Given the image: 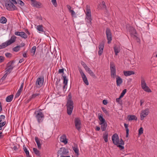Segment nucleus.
Instances as JSON below:
<instances>
[{
	"instance_id": "1",
	"label": "nucleus",
	"mask_w": 157,
	"mask_h": 157,
	"mask_svg": "<svg viewBox=\"0 0 157 157\" xmlns=\"http://www.w3.org/2000/svg\"><path fill=\"white\" fill-rule=\"evenodd\" d=\"M110 69L111 77L113 78H116L117 85L120 86L123 82L122 79L119 76L116 75V67L113 62L110 63Z\"/></svg>"
},
{
	"instance_id": "2",
	"label": "nucleus",
	"mask_w": 157,
	"mask_h": 157,
	"mask_svg": "<svg viewBox=\"0 0 157 157\" xmlns=\"http://www.w3.org/2000/svg\"><path fill=\"white\" fill-rule=\"evenodd\" d=\"M112 140L113 143L117 146L120 148L121 149H123L124 147L122 146L124 144V143L123 140L121 139L120 140H119V138L118 135L115 133L112 136Z\"/></svg>"
},
{
	"instance_id": "3",
	"label": "nucleus",
	"mask_w": 157,
	"mask_h": 157,
	"mask_svg": "<svg viewBox=\"0 0 157 157\" xmlns=\"http://www.w3.org/2000/svg\"><path fill=\"white\" fill-rule=\"evenodd\" d=\"M66 106L67 113L68 115H71L74 108V102L71 99V97L67 100Z\"/></svg>"
},
{
	"instance_id": "4",
	"label": "nucleus",
	"mask_w": 157,
	"mask_h": 157,
	"mask_svg": "<svg viewBox=\"0 0 157 157\" xmlns=\"http://www.w3.org/2000/svg\"><path fill=\"white\" fill-rule=\"evenodd\" d=\"M34 114L38 123L40 124L43 121L44 118L43 113L40 111L36 110L35 111Z\"/></svg>"
},
{
	"instance_id": "5",
	"label": "nucleus",
	"mask_w": 157,
	"mask_h": 157,
	"mask_svg": "<svg viewBox=\"0 0 157 157\" xmlns=\"http://www.w3.org/2000/svg\"><path fill=\"white\" fill-rule=\"evenodd\" d=\"M86 21L87 25H91L92 21L90 7L88 6H86Z\"/></svg>"
},
{
	"instance_id": "6",
	"label": "nucleus",
	"mask_w": 157,
	"mask_h": 157,
	"mask_svg": "<svg viewBox=\"0 0 157 157\" xmlns=\"http://www.w3.org/2000/svg\"><path fill=\"white\" fill-rule=\"evenodd\" d=\"M16 38V37L14 36H12L10 40L5 42L3 43L0 45V49L6 48L15 42Z\"/></svg>"
},
{
	"instance_id": "7",
	"label": "nucleus",
	"mask_w": 157,
	"mask_h": 157,
	"mask_svg": "<svg viewBox=\"0 0 157 157\" xmlns=\"http://www.w3.org/2000/svg\"><path fill=\"white\" fill-rule=\"evenodd\" d=\"M141 88L144 91L147 92H151V90L147 86L145 80L144 78L141 76Z\"/></svg>"
},
{
	"instance_id": "8",
	"label": "nucleus",
	"mask_w": 157,
	"mask_h": 157,
	"mask_svg": "<svg viewBox=\"0 0 157 157\" xmlns=\"http://www.w3.org/2000/svg\"><path fill=\"white\" fill-rule=\"evenodd\" d=\"M74 123L76 128L78 131H80L81 128V122L79 118H75L74 120Z\"/></svg>"
},
{
	"instance_id": "9",
	"label": "nucleus",
	"mask_w": 157,
	"mask_h": 157,
	"mask_svg": "<svg viewBox=\"0 0 157 157\" xmlns=\"http://www.w3.org/2000/svg\"><path fill=\"white\" fill-rule=\"evenodd\" d=\"M44 81L43 76L37 78L36 82V87L39 88L41 87L44 82Z\"/></svg>"
},
{
	"instance_id": "10",
	"label": "nucleus",
	"mask_w": 157,
	"mask_h": 157,
	"mask_svg": "<svg viewBox=\"0 0 157 157\" xmlns=\"http://www.w3.org/2000/svg\"><path fill=\"white\" fill-rule=\"evenodd\" d=\"M105 33L108 40V43L109 44L112 40V34L109 28H106Z\"/></svg>"
},
{
	"instance_id": "11",
	"label": "nucleus",
	"mask_w": 157,
	"mask_h": 157,
	"mask_svg": "<svg viewBox=\"0 0 157 157\" xmlns=\"http://www.w3.org/2000/svg\"><path fill=\"white\" fill-rule=\"evenodd\" d=\"M149 112V109L147 108L145 109L142 110L140 113V120H143L144 118L148 115Z\"/></svg>"
},
{
	"instance_id": "12",
	"label": "nucleus",
	"mask_w": 157,
	"mask_h": 157,
	"mask_svg": "<svg viewBox=\"0 0 157 157\" xmlns=\"http://www.w3.org/2000/svg\"><path fill=\"white\" fill-rule=\"evenodd\" d=\"M14 34L16 36H20L25 39H26L28 37L27 35L24 32L16 31L14 33Z\"/></svg>"
},
{
	"instance_id": "13",
	"label": "nucleus",
	"mask_w": 157,
	"mask_h": 157,
	"mask_svg": "<svg viewBox=\"0 0 157 157\" xmlns=\"http://www.w3.org/2000/svg\"><path fill=\"white\" fill-rule=\"evenodd\" d=\"M104 44L105 43L103 41H102L99 44V50L98 52V54L99 56H101L103 53Z\"/></svg>"
},
{
	"instance_id": "14",
	"label": "nucleus",
	"mask_w": 157,
	"mask_h": 157,
	"mask_svg": "<svg viewBox=\"0 0 157 157\" xmlns=\"http://www.w3.org/2000/svg\"><path fill=\"white\" fill-rule=\"evenodd\" d=\"M128 30L130 34L132 36H133L134 37H136V34L137 33L136 30L132 27L130 26L128 28Z\"/></svg>"
},
{
	"instance_id": "15",
	"label": "nucleus",
	"mask_w": 157,
	"mask_h": 157,
	"mask_svg": "<svg viewBox=\"0 0 157 157\" xmlns=\"http://www.w3.org/2000/svg\"><path fill=\"white\" fill-rule=\"evenodd\" d=\"M68 152V151L67 149L64 147H62L58 151L57 153L58 154L63 155L67 154Z\"/></svg>"
},
{
	"instance_id": "16",
	"label": "nucleus",
	"mask_w": 157,
	"mask_h": 157,
	"mask_svg": "<svg viewBox=\"0 0 157 157\" xmlns=\"http://www.w3.org/2000/svg\"><path fill=\"white\" fill-rule=\"evenodd\" d=\"M30 0L32 3V5L33 6L38 8L41 7L42 4L40 2H37L35 0Z\"/></svg>"
},
{
	"instance_id": "17",
	"label": "nucleus",
	"mask_w": 157,
	"mask_h": 157,
	"mask_svg": "<svg viewBox=\"0 0 157 157\" xmlns=\"http://www.w3.org/2000/svg\"><path fill=\"white\" fill-rule=\"evenodd\" d=\"M59 140L60 142H62L65 144H66L67 143V139L66 138V136L65 135H62L59 138Z\"/></svg>"
},
{
	"instance_id": "18",
	"label": "nucleus",
	"mask_w": 157,
	"mask_h": 157,
	"mask_svg": "<svg viewBox=\"0 0 157 157\" xmlns=\"http://www.w3.org/2000/svg\"><path fill=\"white\" fill-rule=\"evenodd\" d=\"M13 3L11 2V1H7L5 4V6L6 9L10 11L12 6V4Z\"/></svg>"
},
{
	"instance_id": "19",
	"label": "nucleus",
	"mask_w": 157,
	"mask_h": 157,
	"mask_svg": "<svg viewBox=\"0 0 157 157\" xmlns=\"http://www.w3.org/2000/svg\"><path fill=\"white\" fill-rule=\"evenodd\" d=\"M98 119L100 121L99 124H103L104 123L106 122L105 120L103 118V115L102 114L98 113Z\"/></svg>"
},
{
	"instance_id": "20",
	"label": "nucleus",
	"mask_w": 157,
	"mask_h": 157,
	"mask_svg": "<svg viewBox=\"0 0 157 157\" xmlns=\"http://www.w3.org/2000/svg\"><path fill=\"white\" fill-rule=\"evenodd\" d=\"M72 148L76 155L78 156L79 155V149L78 145L77 144H75L74 146L72 147Z\"/></svg>"
},
{
	"instance_id": "21",
	"label": "nucleus",
	"mask_w": 157,
	"mask_h": 157,
	"mask_svg": "<svg viewBox=\"0 0 157 157\" xmlns=\"http://www.w3.org/2000/svg\"><path fill=\"white\" fill-rule=\"evenodd\" d=\"M125 76H128L132 75H134L135 73L134 71H124L123 72Z\"/></svg>"
},
{
	"instance_id": "22",
	"label": "nucleus",
	"mask_w": 157,
	"mask_h": 157,
	"mask_svg": "<svg viewBox=\"0 0 157 157\" xmlns=\"http://www.w3.org/2000/svg\"><path fill=\"white\" fill-rule=\"evenodd\" d=\"M99 6L101 7V9L105 10V11H107L106 6L105 5V4L104 1H102L101 4L99 5Z\"/></svg>"
},
{
	"instance_id": "23",
	"label": "nucleus",
	"mask_w": 157,
	"mask_h": 157,
	"mask_svg": "<svg viewBox=\"0 0 157 157\" xmlns=\"http://www.w3.org/2000/svg\"><path fill=\"white\" fill-rule=\"evenodd\" d=\"M79 71L80 72L81 75V76L83 80H84L87 79L86 75L81 69H79Z\"/></svg>"
},
{
	"instance_id": "24",
	"label": "nucleus",
	"mask_w": 157,
	"mask_h": 157,
	"mask_svg": "<svg viewBox=\"0 0 157 157\" xmlns=\"http://www.w3.org/2000/svg\"><path fill=\"white\" fill-rule=\"evenodd\" d=\"M35 140L37 144L38 148L40 149L41 148V144L39 139L37 137H35Z\"/></svg>"
},
{
	"instance_id": "25",
	"label": "nucleus",
	"mask_w": 157,
	"mask_h": 157,
	"mask_svg": "<svg viewBox=\"0 0 157 157\" xmlns=\"http://www.w3.org/2000/svg\"><path fill=\"white\" fill-rule=\"evenodd\" d=\"M101 125V128L102 131H104L106 130L107 127V123L105 122L103 123V124H99Z\"/></svg>"
},
{
	"instance_id": "26",
	"label": "nucleus",
	"mask_w": 157,
	"mask_h": 157,
	"mask_svg": "<svg viewBox=\"0 0 157 157\" xmlns=\"http://www.w3.org/2000/svg\"><path fill=\"white\" fill-rule=\"evenodd\" d=\"M128 121H131L132 120L136 121L137 119V118L135 115H132L128 116Z\"/></svg>"
},
{
	"instance_id": "27",
	"label": "nucleus",
	"mask_w": 157,
	"mask_h": 157,
	"mask_svg": "<svg viewBox=\"0 0 157 157\" xmlns=\"http://www.w3.org/2000/svg\"><path fill=\"white\" fill-rule=\"evenodd\" d=\"M40 95V94L39 93L34 94H33L31 96L29 97V99L28 100L29 101H30L32 99L35 98L36 97Z\"/></svg>"
},
{
	"instance_id": "28",
	"label": "nucleus",
	"mask_w": 157,
	"mask_h": 157,
	"mask_svg": "<svg viewBox=\"0 0 157 157\" xmlns=\"http://www.w3.org/2000/svg\"><path fill=\"white\" fill-rule=\"evenodd\" d=\"M13 98V95H10L8 96L6 98V101L7 102H11Z\"/></svg>"
},
{
	"instance_id": "29",
	"label": "nucleus",
	"mask_w": 157,
	"mask_h": 157,
	"mask_svg": "<svg viewBox=\"0 0 157 157\" xmlns=\"http://www.w3.org/2000/svg\"><path fill=\"white\" fill-rule=\"evenodd\" d=\"M23 149L24 151H25L27 157H30L29 155V151L27 149L25 146V145L23 146Z\"/></svg>"
},
{
	"instance_id": "30",
	"label": "nucleus",
	"mask_w": 157,
	"mask_h": 157,
	"mask_svg": "<svg viewBox=\"0 0 157 157\" xmlns=\"http://www.w3.org/2000/svg\"><path fill=\"white\" fill-rule=\"evenodd\" d=\"M108 133L107 132H105L103 135V138L105 142H107L108 141Z\"/></svg>"
},
{
	"instance_id": "31",
	"label": "nucleus",
	"mask_w": 157,
	"mask_h": 157,
	"mask_svg": "<svg viewBox=\"0 0 157 157\" xmlns=\"http://www.w3.org/2000/svg\"><path fill=\"white\" fill-rule=\"evenodd\" d=\"M37 30L40 32H44L42 25H38L36 26Z\"/></svg>"
},
{
	"instance_id": "32",
	"label": "nucleus",
	"mask_w": 157,
	"mask_h": 157,
	"mask_svg": "<svg viewBox=\"0 0 157 157\" xmlns=\"http://www.w3.org/2000/svg\"><path fill=\"white\" fill-rule=\"evenodd\" d=\"M62 76L63 78V83L64 84H66V85H67L68 79L66 76L63 75V74L62 75Z\"/></svg>"
},
{
	"instance_id": "33",
	"label": "nucleus",
	"mask_w": 157,
	"mask_h": 157,
	"mask_svg": "<svg viewBox=\"0 0 157 157\" xmlns=\"http://www.w3.org/2000/svg\"><path fill=\"white\" fill-rule=\"evenodd\" d=\"M9 63H8V65H9ZM13 67L11 65H8V67L7 68L6 71V72H10L11 71L13 70Z\"/></svg>"
},
{
	"instance_id": "34",
	"label": "nucleus",
	"mask_w": 157,
	"mask_h": 157,
	"mask_svg": "<svg viewBox=\"0 0 157 157\" xmlns=\"http://www.w3.org/2000/svg\"><path fill=\"white\" fill-rule=\"evenodd\" d=\"M124 126L125 127V128L126 129V137H128V134H129V129L128 128V125L127 124H126L125 123L124 124Z\"/></svg>"
},
{
	"instance_id": "35",
	"label": "nucleus",
	"mask_w": 157,
	"mask_h": 157,
	"mask_svg": "<svg viewBox=\"0 0 157 157\" xmlns=\"http://www.w3.org/2000/svg\"><path fill=\"white\" fill-rule=\"evenodd\" d=\"M7 19L4 17H2L0 19V22L2 24H5L6 22Z\"/></svg>"
},
{
	"instance_id": "36",
	"label": "nucleus",
	"mask_w": 157,
	"mask_h": 157,
	"mask_svg": "<svg viewBox=\"0 0 157 157\" xmlns=\"http://www.w3.org/2000/svg\"><path fill=\"white\" fill-rule=\"evenodd\" d=\"M33 151L35 154L38 156H40V151L37 149V148H33Z\"/></svg>"
},
{
	"instance_id": "37",
	"label": "nucleus",
	"mask_w": 157,
	"mask_h": 157,
	"mask_svg": "<svg viewBox=\"0 0 157 157\" xmlns=\"http://www.w3.org/2000/svg\"><path fill=\"white\" fill-rule=\"evenodd\" d=\"M114 50L115 53V55L116 56H117V55L118 53H119L120 52L119 48L115 46L114 47Z\"/></svg>"
},
{
	"instance_id": "38",
	"label": "nucleus",
	"mask_w": 157,
	"mask_h": 157,
	"mask_svg": "<svg viewBox=\"0 0 157 157\" xmlns=\"http://www.w3.org/2000/svg\"><path fill=\"white\" fill-rule=\"evenodd\" d=\"M20 46H17L13 48L12 50L13 51L17 52L20 50Z\"/></svg>"
},
{
	"instance_id": "39",
	"label": "nucleus",
	"mask_w": 157,
	"mask_h": 157,
	"mask_svg": "<svg viewBox=\"0 0 157 157\" xmlns=\"http://www.w3.org/2000/svg\"><path fill=\"white\" fill-rule=\"evenodd\" d=\"M36 49V46H33L31 48V52L33 53V56L35 55Z\"/></svg>"
},
{
	"instance_id": "40",
	"label": "nucleus",
	"mask_w": 157,
	"mask_h": 157,
	"mask_svg": "<svg viewBox=\"0 0 157 157\" xmlns=\"http://www.w3.org/2000/svg\"><path fill=\"white\" fill-rule=\"evenodd\" d=\"M6 124V121L2 122H0V130H2V127L4 126Z\"/></svg>"
},
{
	"instance_id": "41",
	"label": "nucleus",
	"mask_w": 157,
	"mask_h": 157,
	"mask_svg": "<svg viewBox=\"0 0 157 157\" xmlns=\"http://www.w3.org/2000/svg\"><path fill=\"white\" fill-rule=\"evenodd\" d=\"M126 91H127V90L126 89H124L123 90L122 92H121V94L120 96V98H122L124 96V95L126 93Z\"/></svg>"
},
{
	"instance_id": "42",
	"label": "nucleus",
	"mask_w": 157,
	"mask_h": 157,
	"mask_svg": "<svg viewBox=\"0 0 157 157\" xmlns=\"http://www.w3.org/2000/svg\"><path fill=\"white\" fill-rule=\"evenodd\" d=\"M15 4L13 3V4H12L11 5H12V8L11 9V10L10 11H13L14 10H18L17 8V7L14 5Z\"/></svg>"
},
{
	"instance_id": "43",
	"label": "nucleus",
	"mask_w": 157,
	"mask_h": 157,
	"mask_svg": "<svg viewBox=\"0 0 157 157\" xmlns=\"http://www.w3.org/2000/svg\"><path fill=\"white\" fill-rule=\"evenodd\" d=\"M51 2L53 5L55 7H56L57 6L56 0H51Z\"/></svg>"
},
{
	"instance_id": "44",
	"label": "nucleus",
	"mask_w": 157,
	"mask_h": 157,
	"mask_svg": "<svg viewBox=\"0 0 157 157\" xmlns=\"http://www.w3.org/2000/svg\"><path fill=\"white\" fill-rule=\"evenodd\" d=\"M17 3H18V4H20L21 6H23L25 5L24 2H23L21 0H18L17 1Z\"/></svg>"
},
{
	"instance_id": "45",
	"label": "nucleus",
	"mask_w": 157,
	"mask_h": 157,
	"mask_svg": "<svg viewBox=\"0 0 157 157\" xmlns=\"http://www.w3.org/2000/svg\"><path fill=\"white\" fill-rule=\"evenodd\" d=\"M143 129L142 127H141L139 130V134L140 135L143 134Z\"/></svg>"
},
{
	"instance_id": "46",
	"label": "nucleus",
	"mask_w": 157,
	"mask_h": 157,
	"mask_svg": "<svg viewBox=\"0 0 157 157\" xmlns=\"http://www.w3.org/2000/svg\"><path fill=\"white\" fill-rule=\"evenodd\" d=\"M5 116L3 115H2L0 116V122H1L3 120H5Z\"/></svg>"
},
{
	"instance_id": "47",
	"label": "nucleus",
	"mask_w": 157,
	"mask_h": 157,
	"mask_svg": "<svg viewBox=\"0 0 157 157\" xmlns=\"http://www.w3.org/2000/svg\"><path fill=\"white\" fill-rule=\"evenodd\" d=\"M102 109L103 112L105 113L106 114H109V112L104 107L101 108Z\"/></svg>"
},
{
	"instance_id": "48",
	"label": "nucleus",
	"mask_w": 157,
	"mask_h": 157,
	"mask_svg": "<svg viewBox=\"0 0 157 157\" xmlns=\"http://www.w3.org/2000/svg\"><path fill=\"white\" fill-rule=\"evenodd\" d=\"M5 55L6 57L7 58H10L12 56L11 54L9 52H7L6 53Z\"/></svg>"
},
{
	"instance_id": "49",
	"label": "nucleus",
	"mask_w": 157,
	"mask_h": 157,
	"mask_svg": "<svg viewBox=\"0 0 157 157\" xmlns=\"http://www.w3.org/2000/svg\"><path fill=\"white\" fill-rule=\"evenodd\" d=\"M88 73L90 75V76H92L93 77H95V75L91 70L90 71V72H88Z\"/></svg>"
},
{
	"instance_id": "50",
	"label": "nucleus",
	"mask_w": 157,
	"mask_h": 157,
	"mask_svg": "<svg viewBox=\"0 0 157 157\" xmlns=\"http://www.w3.org/2000/svg\"><path fill=\"white\" fill-rule=\"evenodd\" d=\"M86 71L88 72H90L91 70L86 65L84 67Z\"/></svg>"
},
{
	"instance_id": "51",
	"label": "nucleus",
	"mask_w": 157,
	"mask_h": 157,
	"mask_svg": "<svg viewBox=\"0 0 157 157\" xmlns=\"http://www.w3.org/2000/svg\"><path fill=\"white\" fill-rule=\"evenodd\" d=\"M86 71L88 72H90L91 70L86 65L84 67Z\"/></svg>"
},
{
	"instance_id": "52",
	"label": "nucleus",
	"mask_w": 157,
	"mask_h": 157,
	"mask_svg": "<svg viewBox=\"0 0 157 157\" xmlns=\"http://www.w3.org/2000/svg\"><path fill=\"white\" fill-rule=\"evenodd\" d=\"M86 71L88 72H90L91 70L86 65L84 67Z\"/></svg>"
},
{
	"instance_id": "53",
	"label": "nucleus",
	"mask_w": 157,
	"mask_h": 157,
	"mask_svg": "<svg viewBox=\"0 0 157 157\" xmlns=\"http://www.w3.org/2000/svg\"><path fill=\"white\" fill-rule=\"evenodd\" d=\"M70 12L71 13V15L72 17H73L75 15L76 13L73 10H70Z\"/></svg>"
},
{
	"instance_id": "54",
	"label": "nucleus",
	"mask_w": 157,
	"mask_h": 157,
	"mask_svg": "<svg viewBox=\"0 0 157 157\" xmlns=\"http://www.w3.org/2000/svg\"><path fill=\"white\" fill-rule=\"evenodd\" d=\"M5 58L2 56H0V63L3 62Z\"/></svg>"
},
{
	"instance_id": "55",
	"label": "nucleus",
	"mask_w": 157,
	"mask_h": 157,
	"mask_svg": "<svg viewBox=\"0 0 157 157\" xmlns=\"http://www.w3.org/2000/svg\"><path fill=\"white\" fill-rule=\"evenodd\" d=\"M83 81L86 85H89V83L87 79L84 80H83Z\"/></svg>"
},
{
	"instance_id": "56",
	"label": "nucleus",
	"mask_w": 157,
	"mask_h": 157,
	"mask_svg": "<svg viewBox=\"0 0 157 157\" xmlns=\"http://www.w3.org/2000/svg\"><path fill=\"white\" fill-rule=\"evenodd\" d=\"M64 69L63 68L62 69H59V70L58 72L59 73H63V71H64Z\"/></svg>"
},
{
	"instance_id": "57",
	"label": "nucleus",
	"mask_w": 157,
	"mask_h": 157,
	"mask_svg": "<svg viewBox=\"0 0 157 157\" xmlns=\"http://www.w3.org/2000/svg\"><path fill=\"white\" fill-rule=\"evenodd\" d=\"M20 93H19L18 92H17L16 95L15 96V98H18L20 95Z\"/></svg>"
},
{
	"instance_id": "58",
	"label": "nucleus",
	"mask_w": 157,
	"mask_h": 157,
	"mask_svg": "<svg viewBox=\"0 0 157 157\" xmlns=\"http://www.w3.org/2000/svg\"><path fill=\"white\" fill-rule=\"evenodd\" d=\"M81 65L84 67L85 66H86L87 65L83 61H81Z\"/></svg>"
},
{
	"instance_id": "59",
	"label": "nucleus",
	"mask_w": 157,
	"mask_h": 157,
	"mask_svg": "<svg viewBox=\"0 0 157 157\" xmlns=\"http://www.w3.org/2000/svg\"><path fill=\"white\" fill-rule=\"evenodd\" d=\"M4 136V135L3 134L2 132H0V139H2Z\"/></svg>"
},
{
	"instance_id": "60",
	"label": "nucleus",
	"mask_w": 157,
	"mask_h": 157,
	"mask_svg": "<svg viewBox=\"0 0 157 157\" xmlns=\"http://www.w3.org/2000/svg\"><path fill=\"white\" fill-rule=\"evenodd\" d=\"M67 8H68V10H69V12H70V11L71 10H71V6H70L69 5H67Z\"/></svg>"
},
{
	"instance_id": "61",
	"label": "nucleus",
	"mask_w": 157,
	"mask_h": 157,
	"mask_svg": "<svg viewBox=\"0 0 157 157\" xmlns=\"http://www.w3.org/2000/svg\"><path fill=\"white\" fill-rule=\"evenodd\" d=\"M9 1H11V2L14 3L15 4H17V2L16 0H9Z\"/></svg>"
},
{
	"instance_id": "62",
	"label": "nucleus",
	"mask_w": 157,
	"mask_h": 157,
	"mask_svg": "<svg viewBox=\"0 0 157 157\" xmlns=\"http://www.w3.org/2000/svg\"><path fill=\"white\" fill-rule=\"evenodd\" d=\"M13 149L15 151H16L18 149V147L17 146H14L13 148Z\"/></svg>"
},
{
	"instance_id": "63",
	"label": "nucleus",
	"mask_w": 157,
	"mask_h": 157,
	"mask_svg": "<svg viewBox=\"0 0 157 157\" xmlns=\"http://www.w3.org/2000/svg\"><path fill=\"white\" fill-rule=\"evenodd\" d=\"M7 72H6V74L4 75V76L1 79L3 80L5 79L6 77L7 76Z\"/></svg>"
},
{
	"instance_id": "64",
	"label": "nucleus",
	"mask_w": 157,
	"mask_h": 157,
	"mask_svg": "<svg viewBox=\"0 0 157 157\" xmlns=\"http://www.w3.org/2000/svg\"><path fill=\"white\" fill-rule=\"evenodd\" d=\"M24 85V83L23 82L21 84V86H20V87L19 89H20V90H22Z\"/></svg>"
}]
</instances>
